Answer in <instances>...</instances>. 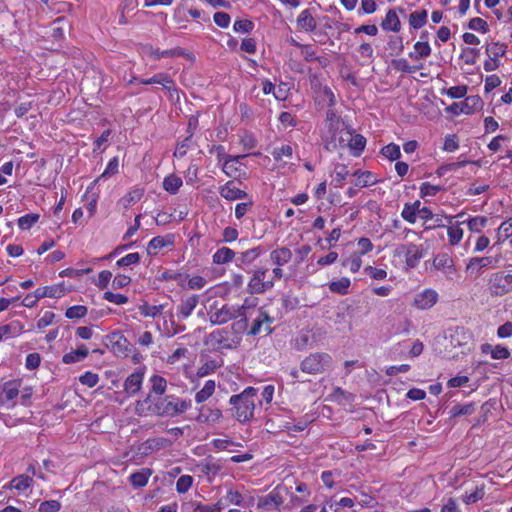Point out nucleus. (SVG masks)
I'll return each mask as SVG.
<instances>
[{
  "label": "nucleus",
  "instance_id": "nucleus-1",
  "mask_svg": "<svg viewBox=\"0 0 512 512\" xmlns=\"http://www.w3.org/2000/svg\"><path fill=\"white\" fill-rule=\"evenodd\" d=\"M258 304L257 298H246L241 305L225 304L219 309L213 310L211 306L208 315L209 321L213 325H222L232 319L241 318V323H247Z\"/></svg>",
  "mask_w": 512,
  "mask_h": 512
},
{
  "label": "nucleus",
  "instance_id": "nucleus-2",
  "mask_svg": "<svg viewBox=\"0 0 512 512\" xmlns=\"http://www.w3.org/2000/svg\"><path fill=\"white\" fill-rule=\"evenodd\" d=\"M257 390L253 387H247L240 394L232 395L229 403L233 406V416L242 423L249 422L254 415V398Z\"/></svg>",
  "mask_w": 512,
  "mask_h": 512
},
{
  "label": "nucleus",
  "instance_id": "nucleus-3",
  "mask_svg": "<svg viewBox=\"0 0 512 512\" xmlns=\"http://www.w3.org/2000/svg\"><path fill=\"white\" fill-rule=\"evenodd\" d=\"M245 323L236 322L229 328L217 329L210 333V343L218 349H236L241 343L240 333L237 328L243 329Z\"/></svg>",
  "mask_w": 512,
  "mask_h": 512
},
{
  "label": "nucleus",
  "instance_id": "nucleus-4",
  "mask_svg": "<svg viewBox=\"0 0 512 512\" xmlns=\"http://www.w3.org/2000/svg\"><path fill=\"white\" fill-rule=\"evenodd\" d=\"M191 407V401L175 395H167L156 404L157 413L165 417H175L183 414Z\"/></svg>",
  "mask_w": 512,
  "mask_h": 512
},
{
  "label": "nucleus",
  "instance_id": "nucleus-5",
  "mask_svg": "<svg viewBox=\"0 0 512 512\" xmlns=\"http://www.w3.org/2000/svg\"><path fill=\"white\" fill-rule=\"evenodd\" d=\"M332 357L327 353H312L305 357L301 364V371L307 374H322L330 369Z\"/></svg>",
  "mask_w": 512,
  "mask_h": 512
},
{
  "label": "nucleus",
  "instance_id": "nucleus-6",
  "mask_svg": "<svg viewBox=\"0 0 512 512\" xmlns=\"http://www.w3.org/2000/svg\"><path fill=\"white\" fill-rule=\"evenodd\" d=\"M424 254V248L413 243L399 245L394 252L395 256L404 258L408 269L415 268L424 257Z\"/></svg>",
  "mask_w": 512,
  "mask_h": 512
},
{
  "label": "nucleus",
  "instance_id": "nucleus-7",
  "mask_svg": "<svg viewBox=\"0 0 512 512\" xmlns=\"http://www.w3.org/2000/svg\"><path fill=\"white\" fill-rule=\"evenodd\" d=\"M463 213L458 214L456 216H445V220L447 221V225L441 224V219L438 218L436 220L437 225L439 227H446L448 242L451 246L458 245L464 236V230L461 228V225L465 223V221L456 220L457 218H462Z\"/></svg>",
  "mask_w": 512,
  "mask_h": 512
},
{
  "label": "nucleus",
  "instance_id": "nucleus-8",
  "mask_svg": "<svg viewBox=\"0 0 512 512\" xmlns=\"http://www.w3.org/2000/svg\"><path fill=\"white\" fill-rule=\"evenodd\" d=\"M268 270L259 268L254 270L248 282V291L252 294H261L273 287V279L268 277Z\"/></svg>",
  "mask_w": 512,
  "mask_h": 512
},
{
  "label": "nucleus",
  "instance_id": "nucleus-9",
  "mask_svg": "<svg viewBox=\"0 0 512 512\" xmlns=\"http://www.w3.org/2000/svg\"><path fill=\"white\" fill-rule=\"evenodd\" d=\"M489 287L495 295H504L512 291V270L492 274L489 279Z\"/></svg>",
  "mask_w": 512,
  "mask_h": 512
},
{
  "label": "nucleus",
  "instance_id": "nucleus-10",
  "mask_svg": "<svg viewBox=\"0 0 512 512\" xmlns=\"http://www.w3.org/2000/svg\"><path fill=\"white\" fill-rule=\"evenodd\" d=\"M438 300V292L432 288H426L414 295L412 306L418 310H428L432 308Z\"/></svg>",
  "mask_w": 512,
  "mask_h": 512
},
{
  "label": "nucleus",
  "instance_id": "nucleus-11",
  "mask_svg": "<svg viewBox=\"0 0 512 512\" xmlns=\"http://www.w3.org/2000/svg\"><path fill=\"white\" fill-rule=\"evenodd\" d=\"M449 343L453 348H461L462 354L470 351L472 344L471 333L464 328H456L449 335Z\"/></svg>",
  "mask_w": 512,
  "mask_h": 512
},
{
  "label": "nucleus",
  "instance_id": "nucleus-12",
  "mask_svg": "<svg viewBox=\"0 0 512 512\" xmlns=\"http://www.w3.org/2000/svg\"><path fill=\"white\" fill-rule=\"evenodd\" d=\"M106 345L117 357H126L128 355V340L120 332H113L109 335Z\"/></svg>",
  "mask_w": 512,
  "mask_h": 512
},
{
  "label": "nucleus",
  "instance_id": "nucleus-13",
  "mask_svg": "<svg viewBox=\"0 0 512 512\" xmlns=\"http://www.w3.org/2000/svg\"><path fill=\"white\" fill-rule=\"evenodd\" d=\"M248 155L225 156L223 163V172L229 177H240L243 173L241 160Z\"/></svg>",
  "mask_w": 512,
  "mask_h": 512
},
{
  "label": "nucleus",
  "instance_id": "nucleus-14",
  "mask_svg": "<svg viewBox=\"0 0 512 512\" xmlns=\"http://www.w3.org/2000/svg\"><path fill=\"white\" fill-rule=\"evenodd\" d=\"M272 323V318L269 316V314L263 309L259 308L257 310V316L254 319L253 325L250 328L249 334L250 335H257L261 333L262 331H265L266 333L271 332L270 324Z\"/></svg>",
  "mask_w": 512,
  "mask_h": 512
},
{
  "label": "nucleus",
  "instance_id": "nucleus-15",
  "mask_svg": "<svg viewBox=\"0 0 512 512\" xmlns=\"http://www.w3.org/2000/svg\"><path fill=\"white\" fill-rule=\"evenodd\" d=\"M432 264L435 269L440 270L445 274H453L456 271L454 260L447 253L436 255Z\"/></svg>",
  "mask_w": 512,
  "mask_h": 512
},
{
  "label": "nucleus",
  "instance_id": "nucleus-16",
  "mask_svg": "<svg viewBox=\"0 0 512 512\" xmlns=\"http://www.w3.org/2000/svg\"><path fill=\"white\" fill-rule=\"evenodd\" d=\"M174 243V236H157L150 240L147 246V253L150 255H156L164 247L172 246Z\"/></svg>",
  "mask_w": 512,
  "mask_h": 512
},
{
  "label": "nucleus",
  "instance_id": "nucleus-17",
  "mask_svg": "<svg viewBox=\"0 0 512 512\" xmlns=\"http://www.w3.org/2000/svg\"><path fill=\"white\" fill-rule=\"evenodd\" d=\"M482 354L490 355L492 359L503 360L510 357L508 348L502 345L493 346L489 343H484L480 347Z\"/></svg>",
  "mask_w": 512,
  "mask_h": 512
},
{
  "label": "nucleus",
  "instance_id": "nucleus-18",
  "mask_svg": "<svg viewBox=\"0 0 512 512\" xmlns=\"http://www.w3.org/2000/svg\"><path fill=\"white\" fill-rule=\"evenodd\" d=\"M24 331V326L20 321H12L8 324L0 326V341L3 339L13 338L21 335Z\"/></svg>",
  "mask_w": 512,
  "mask_h": 512
},
{
  "label": "nucleus",
  "instance_id": "nucleus-19",
  "mask_svg": "<svg viewBox=\"0 0 512 512\" xmlns=\"http://www.w3.org/2000/svg\"><path fill=\"white\" fill-rule=\"evenodd\" d=\"M36 292H37L38 298L40 300L44 297L60 298L66 294L67 289L65 288L64 284L61 283V284H57V285L37 288Z\"/></svg>",
  "mask_w": 512,
  "mask_h": 512
},
{
  "label": "nucleus",
  "instance_id": "nucleus-20",
  "mask_svg": "<svg viewBox=\"0 0 512 512\" xmlns=\"http://www.w3.org/2000/svg\"><path fill=\"white\" fill-rule=\"evenodd\" d=\"M199 298L197 295H190L183 299L180 303V305L177 307L178 315L182 318H188L193 310L198 305Z\"/></svg>",
  "mask_w": 512,
  "mask_h": 512
},
{
  "label": "nucleus",
  "instance_id": "nucleus-21",
  "mask_svg": "<svg viewBox=\"0 0 512 512\" xmlns=\"http://www.w3.org/2000/svg\"><path fill=\"white\" fill-rule=\"evenodd\" d=\"M316 21L308 9L301 11L297 17V26L299 29L312 32L316 28Z\"/></svg>",
  "mask_w": 512,
  "mask_h": 512
},
{
  "label": "nucleus",
  "instance_id": "nucleus-22",
  "mask_svg": "<svg viewBox=\"0 0 512 512\" xmlns=\"http://www.w3.org/2000/svg\"><path fill=\"white\" fill-rule=\"evenodd\" d=\"M292 258V252L286 247L278 248L270 253L271 262L276 266L287 264Z\"/></svg>",
  "mask_w": 512,
  "mask_h": 512
},
{
  "label": "nucleus",
  "instance_id": "nucleus-23",
  "mask_svg": "<svg viewBox=\"0 0 512 512\" xmlns=\"http://www.w3.org/2000/svg\"><path fill=\"white\" fill-rule=\"evenodd\" d=\"M353 176L356 177L355 186L359 188L368 187L378 182L376 176L370 171L357 170Z\"/></svg>",
  "mask_w": 512,
  "mask_h": 512
},
{
  "label": "nucleus",
  "instance_id": "nucleus-24",
  "mask_svg": "<svg viewBox=\"0 0 512 512\" xmlns=\"http://www.w3.org/2000/svg\"><path fill=\"white\" fill-rule=\"evenodd\" d=\"M220 195L227 200L242 199L246 196L245 192L238 189L233 182H227L220 188Z\"/></svg>",
  "mask_w": 512,
  "mask_h": 512
},
{
  "label": "nucleus",
  "instance_id": "nucleus-25",
  "mask_svg": "<svg viewBox=\"0 0 512 512\" xmlns=\"http://www.w3.org/2000/svg\"><path fill=\"white\" fill-rule=\"evenodd\" d=\"M144 84H160L168 91H177L175 88L174 81L172 78L165 73H159L154 75L153 77L143 81Z\"/></svg>",
  "mask_w": 512,
  "mask_h": 512
},
{
  "label": "nucleus",
  "instance_id": "nucleus-26",
  "mask_svg": "<svg viewBox=\"0 0 512 512\" xmlns=\"http://www.w3.org/2000/svg\"><path fill=\"white\" fill-rule=\"evenodd\" d=\"M151 475L152 471L150 469L141 468L130 475V483L136 488L143 487L147 484Z\"/></svg>",
  "mask_w": 512,
  "mask_h": 512
},
{
  "label": "nucleus",
  "instance_id": "nucleus-27",
  "mask_svg": "<svg viewBox=\"0 0 512 512\" xmlns=\"http://www.w3.org/2000/svg\"><path fill=\"white\" fill-rule=\"evenodd\" d=\"M234 256L235 252L232 249L228 247H222L213 254L212 261L217 265L226 264L231 262Z\"/></svg>",
  "mask_w": 512,
  "mask_h": 512
},
{
  "label": "nucleus",
  "instance_id": "nucleus-28",
  "mask_svg": "<svg viewBox=\"0 0 512 512\" xmlns=\"http://www.w3.org/2000/svg\"><path fill=\"white\" fill-rule=\"evenodd\" d=\"M381 26L384 30L398 32L400 30L401 24L397 13L394 10H389L386 13L385 19L383 20Z\"/></svg>",
  "mask_w": 512,
  "mask_h": 512
},
{
  "label": "nucleus",
  "instance_id": "nucleus-29",
  "mask_svg": "<svg viewBox=\"0 0 512 512\" xmlns=\"http://www.w3.org/2000/svg\"><path fill=\"white\" fill-rule=\"evenodd\" d=\"M88 353V349L82 344L76 350L66 353L62 360L66 364L76 363L85 359Z\"/></svg>",
  "mask_w": 512,
  "mask_h": 512
},
{
  "label": "nucleus",
  "instance_id": "nucleus-30",
  "mask_svg": "<svg viewBox=\"0 0 512 512\" xmlns=\"http://www.w3.org/2000/svg\"><path fill=\"white\" fill-rule=\"evenodd\" d=\"M216 383L214 380H207L203 386V388L198 391L195 395V401L197 403H203L207 399H209L213 393L215 392Z\"/></svg>",
  "mask_w": 512,
  "mask_h": 512
},
{
  "label": "nucleus",
  "instance_id": "nucleus-31",
  "mask_svg": "<svg viewBox=\"0 0 512 512\" xmlns=\"http://www.w3.org/2000/svg\"><path fill=\"white\" fill-rule=\"evenodd\" d=\"M19 387V380H10L3 384L2 393L8 402L13 401L18 396Z\"/></svg>",
  "mask_w": 512,
  "mask_h": 512
},
{
  "label": "nucleus",
  "instance_id": "nucleus-32",
  "mask_svg": "<svg viewBox=\"0 0 512 512\" xmlns=\"http://www.w3.org/2000/svg\"><path fill=\"white\" fill-rule=\"evenodd\" d=\"M431 54V47L428 42H416L414 44V51L409 53V57L414 60L426 58Z\"/></svg>",
  "mask_w": 512,
  "mask_h": 512
},
{
  "label": "nucleus",
  "instance_id": "nucleus-33",
  "mask_svg": "<svg viewBox=\"0 0 512 512\" xmlns=\"http://www.w3.org/2000/svg\"><path fill=\"white\" fill-rule=\"evenodd\" d=\"M338 138L336 137V132L332 133V144L334 147L340 146L345 147L349 146L350 138L352 137V132L348 129H339L338 131Z\"/></svg>",
  "mask_w": 512,
  "mask_h": 512
},
{
  "label": "nucleus",
  "instance_id": "nucleus-34",
  "mask_svg": "<svg viewBox=\"0 0 512 512\" xmlns=\"http://www.w3.org/2000/svg\"><path fill=\"white\" fill-rule=\"evenodd\" d=\"M420 201H415L412 204H405L401 212V216L407 222L413 224L416 222Z\"/></svg>",
  "mask_w": 512,
  "mask_h": 512
},
{
  "label": "nucleus",
  "instance_id": "nucleus-35",
  "mask_svg": "<svg viewBox=\"0 0 512 512\" xmlns=\"http://www.w3.org/2000/svg\"><path fill=\"white\" fill-rule=\"evenodd\" d=\"M351 281L347 277H342L338 280L329 283V290L333 293L345 295L348 293Z\"/></svg>",
  "mask_w": 512,
  "mask_h": 512
},
{
  "label": "nucleus",
  "instance_id": "nucleus-36",
  "mask_svg": "<svg viewBox=\"0 0 512 512\" xmlns=\"http://www.w3.org/2000/svg\"><path fill=\"white\" fill-rule=\"evenodd\" d=\"M220 362L216 359H206L204 363L198 368L197 376L203 378L207 375L214 373L219 367Z\"/></svg>",
  "mask_w": 512,
  "mask_h": 512
},
{
  "label": "nucleus",
  "instance_id": "nucleus-37",
  "mask_svg": "<svg viewBox=\"0 0 512 512\" xmlns=\"http://www.w3.org/2000/svg\"><path fill=\"white\" fill-rule=\"evenodd\" d=\"M366 146V139L360 134H352L349 142V149L354 156H359Z\"/></svg>",
  "mask_w": 512,
  "mask_h": 512
},
{
  "label": "nucleus",
  "instance_id": "nucleus-38",
  "mask_svg": "<svg viewBox=\"0 0 512 512\" xmlns=\"http://www.w3.org/2000/svg\"><path fill=\"white\" fill-rule=\"evenodd\" d=\"M32 482H33V479L30 476L22 474V475L14 477L10 481L9 487L16 489L18 491H23V490L29 488L31 486Z\"/></svg>",
  "mask_w": 512,
  "mask_h": 512
},
{
  "label": "nucleus",
  "instance_id": "nucleus-39",
  "mask_svg": "<svg viewBox=\"0 0 512 512\" xmlns=\"http://www.w3.org/2000/svg\"><path fill=\"white\" fill-rule=\"evenodd\" d=\"M506 46L498 42H491L486 46L487 57L500 60V58L506 53Z\"/></svg>",
  "mask_w": 512,
  "mask_h": 512
},
{
  "label": "nucleus",
  "instance_id": "nucleus-40",
  "mask_svg": "<svg viewBox=\"0 0 512 512\" xmlns=\"http://www.w3.org/2000/svg\"><path fill=\"white\" fill-rule=\"evenodd\" d=\"M343 266L348 267L350 272L356 273L360 270L362 266V256L353 252L347 258L343 260Z\"/></svg>",
  "mask_w": 512,
  "mask_h": 512
},
{
  "label": "nucleus",
  "instance_id": "nucleus-41",
  "mask_svg": "<svg viewBox=\"0 0 512 512\" xmlns=\"http://www.w3.org/2000/svg\"><path fill=\"white\" fill-rule=\"evenodd\" d=\"M419 190L421 198L427 199L429 197L436 196L439 192L443 190V187L440 185H433L429 182H423L420 185Z\"/></svg>",
  "mask_w": 512,
  "mask_h": 512
},
{
  "label": "nucleus",
  "instance_id": "nucleus-42",
  "mask_svg": "<svg viewBox=\"0 0 512 512\" xmlns=\"http://www.w3.org/2000/svg\"><path fill=\"white\" fill-rule=\"evenodd\" d=\"M512 236V217L501 223L497 229V238L499 243H503Z\"/></svg>",
  "mask_w": 512,
  "mask_h": 512
},
{
  "label": "nucleus",
  "instance_id": "nucleus-43",
  "mask_svg": "<svg viewBox=\"0 0 512 512\" xmlns=\"http://www.w3.org/2000/svg\"><path fill=\"white\" fill-rule=\"evenodd\" d=\"M484 495V486H476L472 491H466V493L463 495V501L466 504H472L481 500Z\"/></svg>",
  "mask_w": 512,
  "mask_h": 512
},
{
  "label": "nucleus",
  "instance_id": "nucleus-44",
  "mask_svg": "<svg viewBox=\"0 0 512 512\" xmlns=\"http://www.w3.org/2000/svg\"><path fill=\"white\" fill-rule=\"evenodd\" d=\"M427 21V11L426 10H420L415 11L410 14L409 17V24L415 28L419 29L425 25Z\"/></svg>",
  "mask_w": 512,
  "mask_h": 512
},
{
  "label": "nucleus",
  "instance_id": "nucleus-45",
  "mask_svg": "<svg viewBox=\"0 0 512 512\" xmlns=\"http://www.w3.org/2000/svg\"><path fill=\"white\" fill-rule=\"evenodd\" d=\"M471 232L479 233L486 226L487 219L483 216L471 217L464 220Z\"/></svg>",
  "mask_w": 512,
  "mask_h": 512
},
{
  "label": "nucleus",
  "instance_id": "nucleus-46",
  "mask_svg": "<svg viewBox=\"0 0 512 512\" xmlns=\"http://www.w3.org/2000/svg\"><path fill=\"white\" fill-rule=\"evenodd\" d=\"M144 372V367H138L132 374H130V392H136L140 389Z\"/></svg>",
  "mask_w": 512,
  "mask_h": 512
},
{
  "label": "nucleus",
  "instance_id": "nucleus-47",
  "mask_svg": "<svg viewBox=\"0 0 512 512\" xmlns=\"http://www.w3.org/2000/svg\"><path fill=\"white\" fill-rule=\"evenodd\" d=\"M340 125V118L336 112L332 109L328 110L326 113V126L328 131L331 134L337 132L340 129Z\"/></svg>",
  "mask_w": 512,
  "mask_h": 512
},
{
  "label": "nucleus",
  "instance_id": "nucleus-48",
  "mask_svg": "<svg viewBox=\"0 0 512 512\" xmlns=\"http://www.w3.org/2000/svg\"><path fill=\"white\" fill-rule=\"evenodd\" d=\"M157 56L158 57H179V56H182V57H185L186 59H188L190 61H194L195 60V56L191 52L185 51L184 49L179 48V47L173 48V49H170V50L162 51Z\"/></svg>",
  "mask_w": 512,
  "mask_h": 512
},
{
  "label": "nucleus",
  "instance_id": "nucleus-49",
  "mask_svg": "<svg viewBox=\"0 0 512 512\" xmlns=\"http://www.w3.org/2000/svg\"><path fill=\"white\" fill-rule=\"evenodd\" d=\"M182 186V180L181 178L170 175L166 177L163 181V188L170 193H176L179 188Z\"/></svg>",
  "mask_w": 512,
  "mask_h": 512
},
{
  "label": "nucleus",
  "instance_id": "nucleus-50",
  "mask_svg": "<svg viewBox=\"0 0 512 512\" xmlns=\"http://www.w3.org/2000/svg\"><path fill=\"white\" fill-rule=\"evenodd\" d=\"M475 411L474 404L467 403L464 405L457 404L453 406L450 410L451 417H458L462 415H471Z\"/></svg>",
  "mask_w": 512,
  "mask_h": 512
},
{
  "label": "nucleus",
  "instance_id": "nucleus-51",
  "mask_svg": "<svg viewBox=\"0 0 512 512\" xmlns=\"http://www.w3.org/2000/svg\"><path fill=\"white\" fill-rule=\"evenodd\" d=\"M162 308V306H149L146 303H144L135 307L134 310L137 309V313L145 317H155L161 313Z\"/></svg>",
  "mask_w": 512,
  "mask_h": 512
},
{
  "label": "nucleus",
  "instance_id": "nucleus-52",
  "mask_svg": "<svg viewBox=\"0 0 512 512\" xmlns=\"http://www.w3.org/2000/svg\"><path fill=\"white\" fill-rule=\"evenodd\" d=\"M465 272L469 277L473 278H476L481 274L482 268L477 262V257L469 258L465 267Z\"/></svg>",
  "mask_w": 512,
  "mask_h": 512
},
{
  "label": "nucleus",
  "instance_id": "nucleus-53",
  "mask_svg": "<svg viewBox=\"0 0 512 512\" xmlns=\"http://www.w3.org/2000/svg\"><path fill=\"white\" fill-rule=\"evenodd\" d=\"M253 29V22L247 19L236 20L233 24V30L236 33L249 34L250 32H252Z\"/></svg>",
  "mask_w": 512,
  "mask_h": 512
},
{
  "label": "nucleus",
  "instance_id": "nucleus-54",
  "mask_svg": "<svg viewBox=\"0 0 512 512\" xmlns=\"http://www.w3.org/2000/svg\"><path fill=\"white\" fill-rule=\"evenodd\" d=\"M118 167H119L118 157L112 158L109 161L105 171L95 180V182H100L101 180H103L107 177L115 175L118 172Z\"/></svg>",
  "mask_w": 512,
  "mask_h": 512
},
{
  "label": "nucleus",
  "instance_id": "nucleus-55",
  "mask_svg": "<svg viewBox=\"0 0 512 512\" xmlns=\"http://www.w3.org/2000/svg\"><path fill=\"white\" fill-rule=\"evenodd\" d=\"M151 389L157 394H163L167 387V381L159 375H153L150 378Z\"/></svg>",
  "mask_w": 512,
  "mask_h": 512
},
{
  "label": "nucleus",
  "instance_id": "nucleus-56",
  "mask_svg": "<svg viewBox=\"0 0 512 512\" xmlns=\"http://www.w3.org/2000/svg\"><path fill=\"white\" fill-rule=\"evenodd\" d=\"M479 51L474 48H464L461 53V59L467 65H474L477 62Z\"/></svg>",
  "mask_w": 512,
  "mask_h": 512
},
{
  "label": "nucleus",
  "instance_id": "nucleus-57",
  "mask_svg": "<svg viewBox=\"0 0 512 512\" xmlns=\"http://www.w3.org/2000/svg\"><path fill=\"white\" fill-rule=\"evenodd\" d=\"M38 220V214H26L18 219V226L22 230H27L30 229Z\"/></svg>",
  "mask_w": 512,
  "mask_h": 512
},
{
  "label": "nucleus",
  "instance_id": "nucleus-58",
  "mask_svg": "<svg viewBox=\"0 0 512 512\" xmlns=\"http://www.w3.org/2000/svg\"><path fill=\"white\" fill-rule=\"evenodd\" d=\"M349 175V171L345 165H337L334 170V182L337 187H342L344 181Z\"/></svg>",
  "mask_w": 512,
  "mask_h": 512
},
{
  "label": "nucleus",
  "instance_id": "nucleus-59",
  "mask_svg": "<svg viewBox=\"0 0 512 512\" xmlns=\"http://www.w3.org/2000/svg\"><path fill=\"white\" fill-rule=\"evenodd\" d=\"M382 155L391 161L397 160L400 155V147L396 144H388L382 148Z\"/></svg>",
  "mask_w": 512,
  "mask_h": 512
},
{
  "label": "nucleus",
  "instance_id": "nucleus-60",
  "mask_svg": "<svg viewBox=\"0 0 512 512\" xmlns=\"http://www.w3.org/2000/svg\"><path fill=\"white\" fill-rule=\"evenodd\" d=\"M207 284V280L200 275H188L187 288L191 290H200Z\"/></svg>",
  "mask_w": 512,
  "mask_h": 512
},
{
  "label": "nucleus",
  "instance_id": "nucleus-61",
  "mask_svg": "<svg viewBox=\"0 0 512 512\" xmlns=\"http://www.w3.org/2000/svg\"><path fill=\"white\" fill-rule=\"evenodd\" d=\"M87 314V307L83 305H75L66 310L65 316L69 319H79Z\"/></svg>",
  "mask_w": 512,
  "mask_h": 512
},
{
  "label": "nucleus",
  "instance_id": "nucleus-62",
  "mask_svg": "<svg viewBox=\"0 0 512 512\" xmlns=\"http://www.w3.org/2000/svg\"><path fill=\"white\" fill-rule=\"evenodd\" d=\"M293 154V149L290 145H282L280 147H276L272 151V156L275 160L280 161L284 157L291 158Z\"/></svg>",
  "mask_w": 512,
  "mask_h": 512
},
{
  "label": "nucleus",
  "instance_id": "nucleus-63",
  "mask_svg": "<svg viewBox=\"0 0 512 512\" xmlns=\"http://www.w3.org/2000/svg\"><path fill=\"white\" fill-rule=\"evenodd\" d=\"M357 247H358V250L355 253L359 254L360 256H364L373 250L374 245L370 241V239H368L366 237H361L357 241Z\"/></svg>",
  "mask_w": 512,
  "mask_h": 512
},
{
  "label": "nucleus",
  "instance_id": "nucleus-64",
  "mask_svg": "<svg viewBox=\"0 0 512 512\" xmlns=\"http://www.w3.org/2000/svg\"><path fill=\"white\" fill-rule=\"evenodd\" d=\"M61 509V503L57 500H48L40 503L39 512H58Z\"/></svg>",
  "mask_w": 512,
  "mask_h": 512
}]
</instances>
